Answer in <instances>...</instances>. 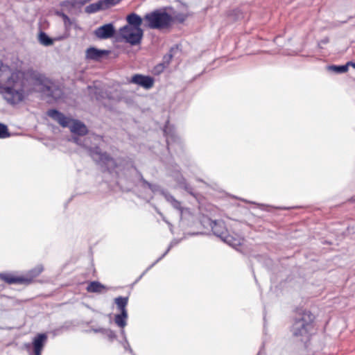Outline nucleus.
Returning <instances> with one entry per match:
<instances>
[{"instance_id": "obj_1", "label": "nucleus", "mask_w": 355, "mask_h": 355, "mask_svg": "<svg viewBox=\"0 0 355 355\" xmlns=\"http://www.w3.org/2000/svg\"><path fill=\"white\" fill-rule=\"evenodd\" d=\"M31 80L47 98L58 100L62 96L60 86L45 74L33 69L12 71L8 65L1 64L0 93L8 103L16 105L23 101L33 90Z\"/></svg>"}, {"instance_id": "obj_2", "label": "nucleus", "mask_w": 355, "mask_h": 355, "mask_svg": "<svg viewBox=\"0 0 355 355\" xmlns=\"http://www.w3.org/2000/svg\"><path fill=\"white\" fill-rule=\"evenodd\" d=\"M92 137H73L70 140L80 146L87 149L89 155L98 164L104 166L109 172L114 171L117 166L116 161L106 152H102L98 146L92 147Z\"/></svg>"}, {"instance_id": "obj_3", "label": "nucleus", "mask_w": 355, "mask_h": 355, "mask_svg": "<svg viewBox=\"0 0 355 355\" xmlns=\"http://www.w3.org/2000/svg\"><path fill=\"white\" fill-rule=\"evenodd\" d=\"M314 315L308 311H303L294 319L291 328L293 336L302 342L309 340L313 331Z\"/></svg>"}, {"instance_id": "obj_4", "label": "nucleus", "mask_w": 355, "mask_h": 355, "mask_svg": "<svg viewBox=\"0 0 355 355\" xmlns=\"http://www.w3.org/2000/svg\"><path fill=\"white\" fill-rule=\"evenodd\" d=\"M144 21V26L147 28L162 30L169 28L174 21V19L164 8H162L146 13Z\"/></svg>"}, {"instance_id": "obj_5", "label": "nucleus", "mask_w": 355, "mask_h": 355, "mask_svg": "<svg viewBox=\"0 0 355 355\" xmlns=\"http://www.w3.org/2000/svg\"><path fill=\"white\" fill-rule=\"evenodd\" d=\"M47 340L48 337L46 334H38L33 338L31 343H24V347L28 355H41Z\"/></svg>"}, {"instance_id": "obj_6", "label": "nucleus", "mask_w": 355, "mask_h": 355, "mask_svg": "<svg viewBox=\"0 0 355 355\" xmlns=\"http://www.w3.org/2000/svg\"><path fill=\"white\" fill-rule=\"evenodd\" d=\"M115 32L114 25L112 23H109L96 28L94 33L98 39L105 40L112 37Z\"/></svg>"}, {"instance_id": "obj_7", "label": "nucleus", "mask_w": 355, "mask_h": 355, "mask_svg": "<svg viewBox=\"0 0 355 355\" xmlns=\"http://www.w3.org/2000/svg\"><path fill=\"white\" fill-rule=\"evenodd\" d=\"M47 114L54 121H57L63 128L70 126V123L72 122V119L64 116V114L55 109L49 110Z\"/></svg>"}, {"instance_id": "obj_8", "label": "nucleus", "mask_w": 355, "mask_h": 355, "mask_svg": "<svg viewBox=\"0 0 355 355\" xmlns=\"http://www.w3.org/2000/svg\"><path fill=\"white\" fill-rule=\"evenodd\" d=\"M47 114L54 121H57L63 128L70 126V123L72 122V119L64 116V114L55 109L49 110Z\"/></svg>"}, {"instance_id": "obj_9", "label": "nucleus", "mask_w": 355, "mask_h": 355, "mask_svg": "<svg viewBox=\"0 0 355 355\" xmlns=\"http://www.w3.org/2000/svg\"><path fill=\"white\" fill-rule=\"evenodd\" d=\"M130 82L149 89L153 86L154 78L148 76L135 74L132 77Z\"/></svg>"}, {"instance_id": "obj_10", "label": "nucleus", "mask_w": 355, "mask_h": 355, "mask_svg": "<svg viewBox=\"0 0 355 355\" xmlns=\"http://www.w3.org/2000/svg\"><path fill=\"white\" fill-rule=\"evenodd\" d=\"M209 225L214 234L221 240L227 232L225 223L223 220H209Z\"/></svg>"}, {"instance_id": "obj_11", "label": "nucleus", "mask_w": 355, "mask_h": 355, "mask_svg": "<svg viewBox=\"0 0 355 355\" xmlns=\"http://www.w3.org/2000/svg\"><path fill=\"white\" fill-rule=\"evenodd\" d=\"M164 133L166 137L168 150H170L171 148H173V144L179 140V138L173 128L170 127L168 122H167L164 128Z\"/></svg>"}, {"instance_id": "obj_12", "label": "nucleus", "mask_w": 355, "mask_h": 355, "mask_svg": "<svg viewBox=\"0 0 355 355\" xmlns=\"http://www.w3.org/2000/svg\"><path fill=\"white\" fill-rule=\"evenodd\" d=\"M138 175H139V179H140V181L141 182V187L145 188V187H148L149 189H150V191L154 193H159L161 195H162L164 198H165V194L164 193H168V191H167L166 190L162 189L159 185L157 184H152V183H150L149 182H148L147 180H146L142 174L139 172V171H137Z\"/></svg>"}, {"instance_id": "obj_13", "label": "nucleus", "mask_w": 355, "mask_h": 355, "mask_svg": "<svg viewBox=\"0 0 355 355\" xmlns=\"http://www.w3.org/2000/svg\"><path fill=\"white\" fill-rule=\"evenodd\" d=\"M108 54L109 51L90 47L86 51V58L94 61H99L103 57L107 55Z\"/></svg>"}, {"instance_id": "obj_14", "label": "nucleus", "mask_w": 355, "mask_h": 355, "mask_svg": "<svg viewBox=\"0 0 355 355\" xmlns=\"http://www.w3.org/2000/svg\"><path fill=\"white\" fill-rule=\"evenodd\" d=\"M134 29L135 31H132L131 33L128 35L127 39L125 41L132 46L140 44L144 35V31L141 28Z\"/></svg>"}, {"instance_id": "obj_15", "label": "nucleus", "mask_w": 355, "mask_h": 355, "mask_svg": "<svg viewBox=\"0 0 355 355\" xmlns=\"http://www.w3.org/2000/svg\"><path fill=\"white\" fill-rule=\"evenodd\" d=\"M69 128L72 133L77 135L76 137H82V136L87 135L88 132L87 126L78 120H73L72 125Z\"/></svg>"}, {"instance_id": "obj_16", "label": "nucleus", "mask_w": 355, "mask_h": 355, "mask_svg": "<svg viewBox=\"0 0 355 355\" xmlns=\"http://www.w3.org/2000/svg\"><path fill=\"white\" fill-rule=\"evenodd\" d=\"M0 279L9 284H24L27 279L24 277H15L10 273H0Z\"/></svg>"}, {"instance_id": "obj_17", "label": "nucleus", "mask_w": 355, "mask_h": 355, "mask_svg": "<svg viewBox=\"0 0 355 355\" xmlns=\"http://www.w3.org/2000/svg\"><path fill=\"white\" fill-rule=\"evenodd\" d=\"M43 270L44 268L42 265H37L35 268L30 270L25 276H23L24 279H27V281L24 282V284H28L31 283L35 277L42 273Z\"/></svg>"}, {"instance_id": "obj_18", "label": "nucleus", "mask_w": 355, "mask_h": 355, "mask_svg": "<svg viewBox=\"0 0 355 355\" xmlns=\"http://www.w3.org/2000/svg\"><path fill=\"white\" fill-rule=\"evenodd\" d=\"M107 8L103 0H99L97 2L92 3L87 6L85 10L88 14L95 13L100 10H107Z\"/></svg>"}, {"instance_id": "obj_19", "label": "nucleus", "mask_w": 355, "mask_h": 355, "mask_svg": "<svg viewBox=\"0 0 355 355\" xmlns=\"http://www.w3.org/2000/svg\"><path fill=\"white\" fill-rule=\"evenodd\" d=\"M174 179L180 188L184 189L191 196H194L193 187L187 182L185 178L181 174H175Z\"/></svg>"}, {"instance_id": "obj_20", "label": "nucleus", "mask_w": 355, "mask_h": 355, "mask_svg": "<svg viewBox=\"0 0 355 355\" xmlns=\"http://www.w3.org/2000/svg\"><path fill=\"white\" fill-rule=\"evenodd\" d=\"M126 20L128 23V25L133 27L135 29L141 28V25L142 24V18L135 12H132L129 14L126 17Z\"/></svg>"}, {"instance_id": "obj_21", "label": "nucleus", "mask_w": 355, "mask_h": 355, "mask_svg": "<svg viewBox=\"0 0 355 355\" xmlns=\"http://www.w3.org/2000/svg\"><path fill=\"white\" fill-rule=\"evenodd\" d=\"M165 194L166 200L171 204V205L176 210H178L182 216L184 211V207L182 206L180 201L175 198L169 192Z\"/></svg>"}, {"instance_id": "obj_22", "label": "nucleus", "mask_w": 355, "mask_h": 355, "mask_svg": "<svg viewBox=\"0 0 355 355\" xmlns=\"http://www.w3.org/2000/svg\"><path fill=\"white\" fill-rule=\"evenodd\" d=\"M86 290L89 293H101L105 290V286L98 281H93L89 283Z\"/></svg>"}, {"instance_id": "obj_23", "label": "nucleus", "mask_w": 355, "mask_h": 355, "mask_svg": "<svg viewBox=\"0 0 355 355\" xmlns=\"http://www.w3.org/2000/svg\"><path fill=\"white\" fill-rule=\"evenodd\" d=\"M114 302L116 304L117 309L120 311V313H128L126 306L128 303V297H117L114 299Z\"/></svg>"}, {"instance_id": "obj_24", "label": "nucleus", "mask_w": 355, "mask_h": 355, "mask_svg": "<svg viewBox=\"0 0 355 355\" xmlns=\"http://www.w3.org/2000/svg\"><path fill=\"white\" fill-rule=\"evenodd\" d=\"M222 241L234 248L241 245L242 243V239L241 238H234L232 236L229 235L227 232L222 239Z\"/></svg>"}, {"instance_id": "obj_25", "label": "nucleus", "mask_w": 355, "mask_h": 355, "mask_svg": "<svg viewBox=\"0 0 355 355\" xmlns=\"http://www.w3.org/2000/svg\"><path fill=\"white\" fill-rule=\"evenodd\" d=\"M94 333H101L105 336H106L110 341H113L116 338V335L114 331L110 329L105 328H93L92 329Z\"/></svg>"}, {"instance_id": "obj_26", "label": "nucleus", "mask_w": 355, "mask_h": 355, "mask_svg": "<svg viewBox=\"0 0 355 355\" xmlns=\"http://www.w3.org/2000/svg\"><path fill=\"white\" fill-rule=\"evenodd\" d=\"M94 94L97 101H101L105 98L112 100L114 98V96H112L111 93L107 90L104 91L98 88L95 89Z\"/></svg>"}, {"instance_id": "obj_27", "label": "nucleus", "mask_w": 355, "mask_h": 355, "mask_svg": "<svg viewBox=\"0 0 355 355\" xmlns=\"http://www.w3.org/2000/svg\"><path fill=\"white\" fill-rule=\"evenodd\" d=\"M128 313H120L114 317L115 323L121 328L127 325Z\"/></svg>"}, {"instance_id": "obj_28", "label": "nucleus", "mask_w": 355, "mask_h": 355, "mask_svg": "<svg viewBox=\"0 0 355 355\" xmlns=\"http://www.w3.org/2000/svg\"><path fill=\"white\" fill-rule=\"evenodd\" d=\"M39 42L41 44L49 46L53 44V40L45 32L40 31L38 36Z\"/></svg>"}, {"instance_id": "obj_29", "label": "nucleus", "mask_w": 355, "mask_h": 355, "mask_svg": "<svg viewBox=\"0 0 355 355\" xmlns=\"http://www.w3.org/2000/svg\"><path fill=\"white\" fill-rule=\"evenodd\" d=\"M327 69L336 73H343L347 71V67L344 65H329Z\"/></svg>"}, {"instance_id": "obj_30", "label": "nucleus", "mask_w": 355, "mask_h": 355, "mask_svg": "<svg viewBox=\"0 0 355 355\" xmlns=\"http://www.w3.org/2000/svg\"><path fill=\"white\" fill-rule=\"evenodd\" d=\"M132 31H135L133 27L129 25H125L119 29V35L122 37V39L124 40V41H125L128 35L131 33Z\"/></svg>"}, {"instance_id": "obj_31", "label": "nucleus", "mask_w": 355, "mask_h": 355, "mask_svg": "<svg viewBox=\"0 0 355 355\" xmlns=\"http://www.w3.org/2000/svg\"><path fill=\"white\" fill-rule=\"evenodd\" d=\"M55 15L57 16H59V17H62L66 28H69L70 26L72 24L71 19L64 12H63L62 11L57 10V11H55Z\"/></svg>"}, {"instance_id": "obj_32", "label": "nucleus", "mask_w": 355, "mask_h": 355, "mask_svg": "<svg viewBox=\"0 0 355 355\" xmlns=\"http://www.w3.org/2000/svg\"><path fill=\"white\" fill-rule=\"evenodd\" d=\"M177 243V242H173L172 241L169 246L168 247V248L166 249V250L165 251V252L160 257H159L154 263H153L149 267L147 268V270H150L151 268H153L157 263H158L160 260H162L168 253V252L170 251V250L171 249V248L175 245Z\"/></svg>"}, {"instance_id": "obj_33", "label": "nucleus", "mask_w": 355, "mask_h": 355, "mask_svg": "<svg viewBox=\"0 0 355 355\" xmlns=\"http://www.w3.org/2000/svg\"><path fill=\"white\" fill-rule=\"evenodd\" d=\"M173 51V49L171 48L170 49L169 52L163 56L162 63L164 65H166V67H168L169 65V64L171 63V62L173 59V55L172 53Z\"/></svg>"}, {"instance_id": "obj_34", "label": "nucleus", "mask_w": 355, "mask_h": 355, "mask_svg": "<svg viewBox=\"0 0 355 355\" xmlns=\"http://www.w3.org/2000/svg\"><path fill=\"white\" fill-rule=\"evenodd\" d=\"M76 3L75 0H65V1H61L60 5L61 7H64L68 10H71L75 7Z\"/></svg>"}, {"instance_id": "obj_35", "label": "nucleus", "mask_w": 355, "mask_h": 355, "mask_svg": "<svg viewBox=\"0 0 355 355\" xmlns=\"http://www.w3.org/2000/svg\"><path fill=\"white\" fill-rule=\"evenodd\" d=\"M10 137V133L7 125L0 123V139H4Z\"/></svg>"}, {"instance_id": "obj_36", "label": "nucleus", "mask_w": 355, "mask_h": 355, "mask_svg": "<svg viewBox=\"0 0 355 355\" xmlns=\"http://www.w3.org/2000/svg\"><path fill=\"white\" fill-rule=\"evenodd\" d=\"M167 67L166 65H164L162 62L157 64L154 69H153V73L155 74H160L162 72L164 71V70Z\"/></svg>"}, {"instance_id": "obj_37", "label": "nucleus", "mask_w": 355, "mask_h": 355, "mask_svg": "<svg viewBox=\"0 0 355 355\" xmlns=\"http://www.w3.org/2000/svg\"><path fill=\"white\" fill-rule=\"evenodd\" d=\"M107 9L118 4L121 0H103Z\"/></svg>"}, {"instance_id": "obj_38", "label": "nucleus", "mask_w": 355, "mask_h": 355, "mask_svg": "<svg viewBox=\"0 0 355 355\" xmlns=\"http://www.w3.org/2000/svg\"><path fill=\"white\" fill-rule=\"evenodd\" d=\"M122 345L126 351H128L130 354L135 355L127 338H125V340L122 343Z\"/></svg>"}, {"instance_id": "obj_39", "label": "nucleus", "mask_w": 355, "mask_h": 355, "mask_svg": "<svg viewBox=\"0 0 355 355\" xmlns=\"http://www.w3.org/2000/svg\"><path fill=\"white\" fill-rule=\"evenodd\" d=\"M345 64L347 67V69H349V66H351L355 69V62L349 61Z\"/></svg>"}, {"instance_id": "obj_40", "label": "nucleus", "mask_w": 355, "mask_h": 355, "mask_svg": "<svg viewBox=\"0 0 355 355\" xmlns=\"http://www.w3.org/2000/svg\"><path fill=\"white\" fill-rule=\"evenodd\" d=\"M121 334L122 335L124 340H125V338H127L125 332V330L123 329V328H122V329L121 330Z\"/></svg>"}, {"instance_id": "obj_41", "label": "nucleus", "mask_w": 355, "mask_h": 355, "mask_svg": "<svg viewBox=\"0 0 355 355\" xmlns=\"http://www.w3.org/2000/svg\"><path fill=\"white\" fill-rule=\"evenodd\" d=\"M157 213H158V214H159L162 217L163 220H164L166 223H168V225H171V224H170V223H168V221L164 218V217L163 216V214H162L160 211H157Z\"/></svg>"}, {"instance_id": "obj_42", "label": "nucleus", "mask_w": 355, "mask_h": 355, "mask_svg": "<svg viewBox=\"0 0 355 355\" xmlns=\"http://www.w3.org/2000/svg\"><path fill=\"white\" fill-rule=\"evenodd\" d=\"M148 270H146L141 275V276L139 277V279H137V281H139V279L145 275V273L148 271Z\"/></svg>"}, {"instance_id": "obj_43", "label": "nucleus", "mask_w": 355, "mask_h": 355, "mask_svg": "<svg viewBox=\"0 0 355 355\" xmlns=\"http://www.w3.org/2000/svg\"><path fill=\"white\" fill-rule=\"evenodd\" d=\"M184 21V17L180 18V21L183 22Z\"/></svg>"}]
</instances>
